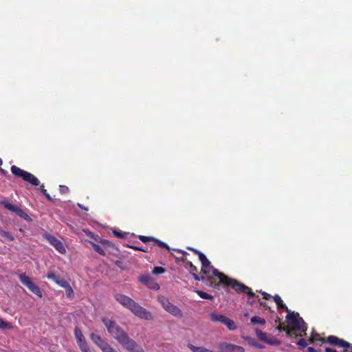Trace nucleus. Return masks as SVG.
Returning <instances> with one entry per match:
<instances>
[{"mask_svg": "<svg viewBox=\"0 0 352 352\" xmlns=\"http://www.w3.org/2000/svg\"><path fill=\"white\" fill-rule=\"evenodd\" d=\"M102 322L104 324L108 333L122 345V346L129 352H145L142 346L131 338L127 333L119 326L115 320L104 317Z\"/></svg>", "mask_w": 352, "mask_h": 352, "instance_id": "f257e3e1", "label": "nucleus"}, {"mask_svg": "<svg viewBox=\"0 0 352 352\" xmlns=\"http://www.w3.org/2000/svg\"><path fill=\"white\" fill-rule=\"evenodd\" d=\"M114 298L117 302L130 310L135 316L144 320L152 319L151 313L140 306L131 298L122 294H115Z\"/></svg>", "mask_w": 352, "mask_h": 352, "instance_id": "f03ea898", "label": "nucleus"}, {"mask_svg": "<svg viewBox=\"0 0 352 352\" xmlns=\"http://www.w3.org/2000/svg\"><path fill=\"white\" fill-rule=\"evenodd\" d=\"M287 321L291 327L287 330V336L289 338H296L298 336L302 337L307 335V324L299 316L298 313H289L286 316Z\"/></svg>", "mask_w": 352, "mask_h": 352, "instance_id": "7ed1b4c3", "label": "nucleus"}, {"mask_svg": "<svg viewBox=\"0 0 352 352\" xmlns=\"http://www.w3.org/2000/svg\"><path fill=\"white\" fill-rule=\"evenodd\" d=\"M201 275L200 278H203L200 280L206 281L208 285L216 287L219 286L223 281V277L226 275L219 272L215 269L210 263V262L201 266Z\"/></svg>", "mask_w": 352, "mask_h": 352, "instance_id": "20e7f679", "label": "nucleus"}, {"mask_svg": "<svg viewBox=\"0 0 352 352\" xmlns=\"http://www.w3.org/2000/svg\"><path fill=\"white\" fill-rule=\"evenodd\" d=\"M308 341L311 344H315L318 342L321 343H329L333 346L342 348V352H346V349L351 347L350 343L344 339L340 338L336 336H329L327 338H321L318 333H312Z\"/></svg>", "mask_w": 352, "mask_h": 352, "instance_id": "39448f33", "label": "nucleus"}, {"mask_svg": "<svg viewBox=\"0 0 352 352\" xmlns=\"http://www.w3.org/2000/svg\"><path fill=\"white\" fill-rule=\"evenodd\" d=\"M223 281L221 284L231 287L235 292L238 293L246 294L249 297H254L255 294L252 292V289L243 283L228 276L223 277Z\"/></svg>", "mask_w": 352, "mask_h": 352, "instance_id": "423d86ee", "label": "nucleus"}, {"mask_svg": "<svg viewBox=\"0 0 352 352\" xmlns=\"http://www.w3.org/2000/svg\"><path fill=\"white\" fill-rule=\"evenodd\" d=\"M10 170L12 173L16 177L21 178L25 182H27L33 186H36L40 184V181L36 177H35L32 173L25 171L15 165L12 166Z\"/></svg>", "mask_w": 352, "mask_h": 352, "instance_id": "0eeeda50", "label": "nucleus"}, {"mask_svg": "<svg viewBox=\"0 0 352 352\" xmlns=\"http://www.w3.org/2000/svg\"><path fill=\"white\" fill-rule=\"evenodd\" d=\"M177 253L182 254L180 258L177 257V265L184 266L186 269H187L193 276L195 280H200L201 279H203V278H200V276L198 274L197 268L190 261H188L184 258V256L188 254L186 252L182 251L179 249H177Z\"/></svg>", "mask_w": 352, "mask_h": 352, "instance_id": "6e6552de", "label": "nucleus"}, {"mask_svg": "<svg viewBox=\"0 0 352 352\" xmlns=\"http://www.w3.org/2000/svg\"><path fill=\"white\" fill-rule=\"evenodd\" d=\"M19 278L20 281L24 285H25L32 293H34L39 298H42L43 294L41 289L32 280L29 276H28L25 274L22 273L19 275Z\"/></svg>", "mask_w": 352, "mask_h": 352, "instance_id": "1a4fd4ad", "label": "nucleus"}, {"mask_svg": "<svg viewBox=\"0 0 352 352\" xmlns=\"http://www.w3.org/2000/svg\"><path fill=\"white\" fill-rule=\"evenodd\" d=\"M74 336L76 340L78 346L82 352H89L87 342L81 331V329L76 327L74 331Z\"/></svg>", "mask_w": 352, "mask_h": 352, "instance_id": "9d476101", "label": "nucleus"}, {"mask_svg": "<svg viewBox=\"0 0 352 352\" xmlns=\"http://www.w3.org/2000/svg\"><path fill=\"white\" fill-rule=\"evenodd\" d=\"M90 339L102 352H108L113 348L106 340L102 337L95 333H91L89 335Z\"/></svg>", "mask_w": 352, "mask_h": 352, "instance_id": "9b49d317", "label": "nucleus"}, {"mask_svg": "<svg viewBox=\"0 0 352 352\" xmlns=\"http://www.w3.org/2000/svg\"><path fill=\"white\" fill-rule=\"evenodd\" d=\"M2 205L6 209L16 213L19 217L23 219L24 220L29 222L32 221V219L25 211L23 210L21 207L13 205L8 201H3Z\"/></svg>", "mask_w": 352, "mask_h": 352, "instance_id": "f8f14e48", "label": "nucleus"}, {"mask_svg": "<svg viewBox=\"0 0 352 352\" xmlns=\"http://www.w3.org/2000/svg\"><path fill=\"white\" fill-rule=\"evenodd\" d=\"M138 280L148 288L157 291L160 289L159 284L149 274H142L138 277Z\"/></svg>", "mask_w": 352, "mask_h": 352, "instance_id": "ddd939ff", "label": "nucleus"}, {"mask_svg": "<svg viewBox=\"0 0 352 352\" xmlns=\"http://www.w3.org/2000/svg\"><path fill=\"white\" fill-rule=\"evenodd\" d=\"M45 238L58 252L61 254H65L66 252V249L63 243L56 237L47 234L45 235Z\"/></svg>", "mask_w": 352, "mask_h": 352, "instance_id": "4468645a", "label": "nucleus"}, {"mask_svg": "<svg viewBox=\"0 0 352 352\" xmlns=\"http://www.w3.org/2000/svg\"><path fill=\"white\" fill-rule=\"evenodd\" d=\"M157 300L166 311L174 316L176 315V307L170 302L167 297L160 296L157 297Z\"/></svg>", "mask_w": 352, "mask_h": 352, "instance_id": "2eb2a0df", "label": "nucleus"}, {"mask_svg": "<svg viewBox=\"0 0 352 352\" xmlns=\"http://www.w3.org/2000/svg\"><path fill=\"white\" fill-rule=\"evenodd\" d=\"M273 299L278 309H284L288 314L292 313L288 307L283 303L281 298L278 294L273 296Z\"/></svg>", "mask_w": 352, "mask_h": 352, "instance_id": "dca6fc26", "label": "nucleus"}, {"mask_svg": "<svg viewBox=\"0 0 352 352\" xmlns=\"http://www.w3.org/2000/svg\"><path fill=\"white\" fill-rule=\"evenodd\" d=\"M225 317L226 316L222 314H216L214 312L210 314V318L211 321L214 322H220L223 324Z\"/></svg>", "mask_w": 352, "mask_h": 352, "instance_id": "f3484780", "label": "nucleus"}, {"mask_svg": "<svg viewBox=\"0 0 352 352\" xmlns=\"http://www.w3.org/2000/svg\"><path fill=\"white\" fill-rule=\"evenodd\" d=\"M223 324L226 325L229 330L233 331L236 329V325L234 321L226 316L225 317Z\"/></svg>", "mask_w": 352, "mask_h": 352, "instance_id": "a211bd4d", "label": "nucleus"}, {"mask_svg": "<svg viewBox=\"0 0 352 352\" xmlns=\"http://www.w3.org/2000/svg\"><path fill=\"white\" fill-rule=\"evenodd\" d=\"M190 250H192L196 254L198 255L199 261L201 263V266H203L210 262L208 261V259L206 258V256L202 252H199L197 250L193 249V248H190Z\"/></svg>", "mask_w": 352, "mask_h": 352, "instance_id": "6ab92c4d", "label": "nucleus"}, {"mask_svg": "<svg viewBox=\"0 0 352 352\" xmlns=\"http://www.w3.org/2000/svg\"><path fill=\"white\" fill-rule=\"evenodd\" d=\"M153 245H156L161 249H166V250H168L169 252L170 251V248L166 243H164L157 239L154 238V240L153 241Z\"/></svg>", "mask_w": 352, "mask_h": 352, "instance_id": "aec40b11", "label": "nucleus"}, {"mask_svg": "<svg viewBox=\"0 0 352 352\" xmlns=\"http://www.w3.org/2000/svg\"><path fill=\"white\" fill-rule=\"evenodd\" d=\"M255 333H256V335L257 336V338L261 340V341H264V342H268V343H272L271 342H270L269 340H267V334L258 329H256L255 330Z\"/></svg>", "mask_w": 352, "mask_h": 352, "instance_id": "412c9836", "label": "nucleus"}, {"mask_svg": "<svg viewBox=\"0 0 352 352\" xmlns=\"http://www.w3.org/2000/svg\"><path fill=\"white\" fill-rule=\"evenodd\" d=\"M251 323L252 324H259L263 326L265 324V320L263 318H261L259 316H253L251 320Z\"/></svg>", "mask_w": 352, "mask_h": 352, "instance_id": "4be33fe9", "label": "nucleus"}, {"mask_svg": "<svg viewBox=\"0 0 352 352\" xmlns=\"http://www.w3.org/2000/svg\"><path fill=\"white\" fill-rule=\"evenodd\" d=\"M188 346L193 352H214L203 346H195L191 344H189Z\"/></svg>", "mask_w": 352, "mask_h": 352, "instance_id": "5701e85b", "label": "nucleus"}, {"mask_svg": "<svg viewBox=\"0 0 352 352\" xmlns=\"http://www.w3.org/2000/svg\"><path fill=\"white\" fill-rule=\"evenodd\" d=\"M89 243L96 252L102 256L105 255V252L104 249L100 245L91 241Z\"/></svg>", "mask_w": 352, "mask_h": 352, "instance_id": "b1692460", "label": "nucleus"}, {"mask_svg": "<svg viewBox=\"0 0 352 352\" xmlns=\"http://www.w3.org/2000/svg\"><path fill=\"white\" fill-rule=\"evenodd\" d=\"M0 234L1 236L7 239L10 241H13L14 240V237L10 232L5 231L1 228H0Z\"/></svg>", "mask_w": 352, "mask_h": 352, "instance_id": "393cba45", "label": "nucleus"}, {"mask_svg": "<svg viewBox=\"0 0 352 352\" xmlns=\"http://www.w3.org/2000/svg\"><path fill=\"white\" fill-rule=\"evenodd\" d=\"M229 352H245V349L241 346L230 344Z\"/></svg>", "mask_w": 352, "mask_h": 352, "instance_id": "a878e982", "label": "nucleus"}, {"mask_svg": "<svg viewBox=\"0 0 352 352\" xmlns=\"http://www.w3.org/2000/svg\"><path fill=\"white\" fill-rule=\"evenodd\" d=\"M201 298L207 300H213V296L201 290L195 291Z\"/></svg>", "mask_w": 352, "mask_h": 352, "instance_id": "bb28decb", "label": "nucleus"}, {"mask_svg": "<svg viewBox=\"0 0 352 352\" xmlns=\"http://www.w3.org/2000/svg\"><path fill=\"white\" fill-rule=\"evenodd\" d=\"M12 326L10 323L3 320L2 318H0V329H12Z\"/></svg>", "mask_w": 352, "mask_h": 352, "instance_id": "cd10ccee", "label": "nucleus"}, {"mask_svg": "<svg viewBox=\"0 0 352 352\" xmlns=\"http://www.w3.org/2000/svg\"><path fill=\"white\" fill-rule=\"evenodd\" d=\"M56 284L63 288H65L69 285V283L65 279L60 276L59 280L56 281Z\"/></svg>", "mask_w": 352, "mask_h": 352, "instance_id": "c85d7f7f", "label": "nucleus"}, {"mask_svg": "<svg viewBox=\"0 0 352 352\" xmlns=\"http://www.w3.org/2000/svg\"><path fill=\"white\" fill-rule=\"evenodd\" d=\"M39 188H40L41 192L43 193V195H45V197L49 201H52V198L51 197L50 194L47 192V190L45 188V186L43 184L41 185Z\"/></svg>", "mask_w": 352, "mask_h": 352, "instance_id": "c756f323", "label": "nucleus"}, {"mask_svg": "<svg viewBox=\"0 0 352 352\" xmlns=\"http://www.w3.org/2000/svg\"><path fill=\"white\" fill-rule=\"evenodd\" d=\"M138 239L143 243H148L150 241L153 242V241L154 240V237L146 236H143V235H139Z\"/></svg>", "mask_w": 352, "mask_h": 352, "instance_id": "7c9ffc66", "label": "nucleus"}, {"mask_svg": "<svg viewBox=\"0 0 352 352\" xmlns=\"http://www.w3.org/2000/svg\"><path fill=\"white\" fill-rule=\"evenodd\" d=\"M47 278L51 279L56 283V281L59 280L60 276L55 274L53 272H50L47 274Z\"/></svg>", "mask_w": 352, "mask_h": 352, "instance_id": "2f4dec72", "label": "nucleus"}, {"mask_svg": "<svg viewBox=\"0 0 352 352\" xmlns=\"http://www.w3.org/2000/svg\"><path fill=\"white\" fill-rule=\"evenodd\" d=\"M65 289L66 296L69 298H73L74 297V291H73L72 287L70 286V285H69Z\"/></svg>", "mask_w": 352, "mask_h": 352, "instance_id": "473e14b6", "label": "nucleus"}, {"mask_svg": "<svg viewBox=\"0 0 352 352\" xmlns=\"http://www.w3.org/2000/svg\"><path fill=\"white\" fill-rule=\"evenodd\" d=\"M165 272V269L162 267H155L153 270L152 273L154 274H161Z\"/></svg>", "mask_w": 352, "mask_h": 352, "instance_id": "72a5a7b5", "label": "nucleus"}, {"mask_svg": "<svg viewBox=\"0 0 352 352\" xmlns=\"http://www.w3.org/2000/svg\"><path fill=\"white\" fill-rule=\"evenodd\" d=\"M243 338H244V340H245V341H247V342H248V343L250 345H251V346H256V342H257L255 340V339H254V338H251V337H250V336L244 337Z\"/></svg>", "mask_w": 352, "mask_h": 352, "instance_id": "f704fd0d", "label": "nucleus"}, {"mask_svg": "<svg viewBox=\"0 0 352 352\" xmlns=\"http://www.w3.org/2000/svg\"><path fill=\"white\" fill-rule=\"evenodd\" d=\"M113 234L115 236H116L117 238H119V239L124 238L125 235L126 234V232H122L121 231H118V230H113Z\"/></svg>", "mask_w": 352, "mask_h": 352, "instance_id": "c9c22d12", "label": "nucleus"}, {"mask_svg": "<svg viewBox=\"0 0 352 352\" xmlns=\"http://www.w3.org/2000/svg\"><path fill=\"white\" fill-rule=\"evenodd\" d=\"M297 344L302 349L305 348L307 346V342L304 338H300Z\"/></svg>", "mask_w": 352, "mask_h": 352, "instance_id": "e433bc0d", "label": "nucleus"}, {"mask_svg": "<svg viewBox=\"0 0 352 352\" xmlns=\"http://www.w3.org/2000/svg\"><path fill=\"white\" fill-rule=\"evenodd\" d=\"M59 190L61 194H66L69 192V189L66 186L60 185L59 187Z\"/></svg>", "mask_w": 352, "mask_h": 352, "instance_id": "4c0bfd02", "label": "nucleus"}, {"mask_svg": "<svg viewBox=\"0 0 352 352\" xmlns=\"http://www.w3.org/2000/svg\"><path fill=\"white\" fill-rule=\"evenodd\" d=\"M86 234L91 237V239H94L95 241H98L99 239L98 235H96L94 233L90 232V231H85Z\"/></svg>", "mask_w": 352, "mask_h": 352, "instance_id": "58836bf2", "label": "nucleus"}, {"mask_svg": "<svg viewBox=\"0 0 352 352\" xmlns=\"http://www.w3.org/2000/svg\"><path fill=\"white\" fill-rule=\"evenodd\" d=\"M289 326H284L281 324H280L278 327H277V329L279 331H285L286 333H287V330L289 329Z\"/></svg>", "mask_w": 352, "mask_h": 352, "instance_id": "ea45409f", "label": "nucleus"}, {"mask_svg": "<svg viewBox=\"0 0 352 352\" xmlns=\"http://www.w3.org/2000/svg\"><path fill=\"white\" fill-rule=\"evenodd\" d=\"M129 248L135 250H138V251H141V252H147V250L143 249L141 247H138V246H135V245H129Z\"/></svg>", "mask_w": 352, "mask_h": 352, "instance_id": "a19ab883", "label": "nucleus"}, {"mask_svg": "<svg viewBox=\"0 0 352 352\" xmlns=\"http://www.w3.org/2000/svg\"><path fill=\"white\" fill-rule=\"evenodd\" d=\"M261 294L263 296V298H265V300H270L271 298H273L270 294H267L265 292H262Z\"/></svg>", "mask_w": 352, "mask_h": 352, "instance_id": "79ce46f5", "label": "nucleus"}, {"mask_svg": "<svg viewBox=\"0 0 352 352\" xmlns=\"http://www.w3.org/2000/svg\"><path fill=\"white\" fill-rule=\"evenodd\" d=\"M97 241L100 242L102 244L109 245V241H108L107 240H105V239H101L100 237Z\"/></svg>", "mask_w": 352, "mask_h": 352, "instance_id": "37998d69", "label": "nucleus"}, {"mask_svg": "<svg viewBox=\"0 0 352 352\" xmlns=\"http://www.w3.org/2000/svg\"><path fill=\"white\" fill-rule=\"evenodd\" d=\"M325 352H338L336 349L331 347H325L324 349Z\"/></svg>", "mask_w": 352, "mask_h": 352, "instance_id": "c03bdc74", "label": "nucleus"}, {"mask_svg": "<svg viewBox=\"0 0 352 352\" xmlns=\"http://www.w3.org/2000/svg\"><path fill=\"white\" fill-rule=\"evenodd\" d=\"M307 352H319V351L312 346H309L307 348Z\"/></svg>", "mask_w": 352, "mask_h": 352, "instance_id": "a18cd8bd", "label": "nucleus"}, {"mask_svg": "<svg viewBox=\"0 0 352 352\" xmlns=\"http://www.w3.org/2000/svg\"><path fill=\"white\" fill-rule=\"evenodd\" d=\"M0 172L3 174V175H6L8 173V172L2 168H0Z\"/></svg>", "mask_w": 352, "mask_h": 352, "instance_id": "49530a36", "label": "nucleus"}, {"mask_svg": "<svg viewBox=\"0 0 352 352\" xmlns=\"http://www.w3.org/2000/svg\"><path fill=\"white\" fill-rule=\"evenodd\" d=\"M350 346H351V347H349V348H347V349H347V350H346V352H352V344H351V343H350Z\"/></svg>", "mask_w": 352, "mask_h": 352, "instance_id": "de8ad7c7", "label": "nucleus"}, {"mask_svg": "<svg viewBox=\"0 0 352 352\" xmlns=\"http://www.w3.org/2000/svg\"><path fill=\"white\" fill-rule=\"evenodd\" d=\"M257 348H259V349H263V346L261 345V344H259L256 342V346H255Z\"/></svg>", "mask_w": 352, "mask_h": 352, "instance_id": "09e8293b", "label": "nucleus"}, {"mask_svg": "<svg viewBox=\"0 0 352 352\" xmlns=\"http://www.w3.org/2000/svg\"><path fill=\"white\" fill-rule=\"evenodd\" d=\"M78 206H79L80 208H82V209H83V210H87V208H86L83 207L81 204H78Z\"/></svg>", "mask_w": 352, "mask_h": 352, "instance_id": "8fccbe9b", "label": "nucleus"}, {"mask_svg": "<svg viewBox=\"0 0 352 352\" xmlns=\"http://www.w3.org/2000/svg\"><path fill=\"white\" fill-rule=\"evenodd\" d=\"M177 316H182V314H181V311L177 309Z\"/></svg>", "mask_w": 352, "mask_h": 352, "instance_id": "3c124183", "label": "nucleus"}, {"mask_svg": "<svg viewBox=\"0 0 352 352\" xmlns=\"http://www.w3.org/2000/svg\"><path fill=\"white\" fill-rule=\"evenodd\" d=\"M108 352H117L113 348H111Z\"/></svg>", "mask_w": 352, "mask_h": 352, "instance_id": "603ef678", "label": "nucleus"}, {"mask_svg": "<svg viewBox=\"0 0 352 352\" xmlns=\"http://www.w3.org/2000/svg\"><path fill=\"white\" fill-rule=\"evenodd\" d=\"M260 304H261V306H263V307L266 306V303L265 302H261Z\"/></svg>", "mask_w": 352, "mask_h": 352, "instance_id": "864d4df0", "label": "nucleus"}, {"mask_svg": "<svg viewBox=\"0 0 352 352\" xmlns=\"http://www.w3.org/2000/svg\"><path fill=\"white\" fill-rule=\"evenodd\" d=\"M276 322H280V319L278 317H277V320H276Z\"/></svg>", "mask_w": 352, "mask_h": 352, "instance_id": "5fc2aeb1", "label": "nucleus"}, {"mask_svg": "<svg viewBox=\"0 0 352 352\" xmlns=\"http://www.w3.org/2000/svg\"><path fill=\"white\" fill-rule=\"evenodd\" d=\"M2 164H3V161H2V160L0 158V166L2 165Z\"/></svg>", "mask_w": 352, "mask_h": 352, "instance_id": "6e6d98bb", "label": "nucleus"}, {"mask_svg": "<svg viewBox=\"0 0 352 352\" xmlns=\"http://www.w3.org/2000/svg\"><path fill=\"white\" fill-rule=\"evenodd\" d=\"M245 316H248V314H244Z\"/></svg>", "mask_w": 352, "mask_h": 352, "instance_id": "4d7b16f0", "label": "nucleus"}]
</instances>
